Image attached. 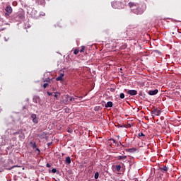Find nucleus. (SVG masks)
I'll return each instance as SVG.
<instances>
[{"label": "nucleus", "mask_w": 181, "mask_h": 181, "mask_svg": "<svg viewBox=\"0 0 181 181\" xmlns=\"http://www.w3.org/2000/svg\"><path fill=\"white\" fill-rule=\"evenodd\" d=\"M6 15H8V13H6Z\"/></svg>", "instance_id": "37"}, {"label": "nucleus", "mask_w": 181, "mask_h": 181, "mask_svg": "<svg viewBox=\"0 0 181 181\" xmlns=\"http://www.w3.org/2000/svg\"><path fill=\"white\" fill-rule=\"evenodd\" d=\"M57 94H59V95H60V93H59V92H57V93H54V97H55V98L57 100V97H59L58 95H57Z\"/></svg>", "instance_id": "20"}, {"label": "nucleus", "mask_w": 181, "mask_h": 181, "mask_svg": "<svg viewBox=\"0 0 181 181\" xmlns=\"http://www.w3.org/2000/svg\"><path fill=\"white\" fill-rule=\"evenodd\" d=\"M128 6L129 8H134V6H136V4H135L134 2H129Z\"/></svg>", "instance_id": "14"}, {"label": "nucleus", "mask_w": 181, "mask_h": 181, "mask_svg": "<svg viewBox=\"0 0 181 181\" xmlns=\"http://www.w3.org/2000/svg\"><path fill=\"white\" fill-rule=\"evenodd\" d=\"M13 168H16V166H13V167H12V169H13Z\"/></svg>", "instance_id": "35"}, {"label": "nucleus", "mask_w": 181, "mask_h": 181, "mask_svg": "<svg viewBox=\"0 0 181 181\" xmlns=\"http://www.w3.org/2000/svg\"><path fill=\"white\" fill-rule=\"evenodd\" d=\"M115 166L117 172H119V170H121V165H117Z\"/></svg>", "instance_id": "15"}, {"label": "nucleus", "mask_w": 181, "mask_h": 181, "mask_svg": "<svg viewBox=\"0 0 181 181\" xmlns=\"http://www.w3.org/2000/svg\"><path fill=\"white\" fill-rule=\"evenodd\" d=\"M52 90H53V91H55L56 90L54 89V88H52Z\"/></svg>", "instance_id": "32"}, {"label": "nucleus", "mask_w": 181, "mask_h": 181, "mask_svg": "<svg viewBox=\"0 0 181 181\" xmlns=\"http://www.w3.org/2000/svg\"><path fill=\"white\" fill-rule=\"evenodd\" d=\"M47 86H49V83H44L43 84V88H47Z\"/></svg>", "instance_id": "23"}, {"label": "nucleus", "mask_w": 181, "mask_h": 181, "mask_svg": "<svg viewBox=\"0 0 181 181\" xmlns=\"http://www.w3.org/2000/svg\"><path fill=\"white\" fill-rule=\"evenodd\" d=\"M37 151L38 153H40V149L37 148V147L35 148V151Z\"/></svg>", "instance_id": "28"}, {"label": "nucleus", "mask_w": 181, "mask_h": 181, "mask_svg": "<svg viewBox=\"0 0 181 181\" xmlns=\"http://www.w3.org/2000/svg\"><path fill=\"white\" fill-rule=\"evenodd\" d=\"M99 176H100V174L98 173V172H96L95 173V179H98Z\"/></svg>", "instance_id": "19"}, {"label": "nucleus", "mask_w": 181, "mask_h": 181, "mask_svg": "<svg viewBox=\"0 0 181 181\" xmlns=\"http://www.w3.org/2000/svg\"><path fill=\"white\" fill-rule=\"evenodd\" d=\"M66 100H69V101H73V97L69 96V95H66Z\"/></svg>", "instance_id": "16"}, {"label": "nucleus", "mask_w": 181, "mask_h": 181, "mask_svg": "<svg viewBox=\"0 0 181 181\" xmlns=\"http://www.w3.org/2000/svg\"><path fill=\"white\" fill-rule=\"evenodd\" d=\"M63 77H64V73L60 74L59 76L56 78L57 81H63Z\"/></svg>", "instance_id": "7"}, {"label": "nucleus", "mask_w": 181, "mask_h": 181, "mask_svg": "<svg viewBox=\"0 0 181 181\" xmlns=\"http://www.w3.org/2000/svg\"><path fill=\"white\" fill-rule=\"evenodd\" d=\"M127 94H129V95H136V94H138V92L135 90H129L127 91Z\"/></svg>", "instance_id": "6"}, {"label": "nucleus", "mask_w": 181, "mask_h": 181, "mask_svg": "<svg viewBox=\"0 0 181 181\" xmlns=\"http://www.w3.org/2000/svg\"><path fill=\"white\" fill-rule=\"evenodd\" d=\"M51 144H52V143H49V144H48V146L50 145Z\"/></svg>", "instance_id": "36"}, {"label": "nucleus", "mask_w": 181, "mask_h": 181, "mask_svg": "<svg viewBox=\"0 0 181 181\" xmlns=\"http://www.w3.org/2000/svg\"><path fill=\"white\" fill-rule=\"evenodd\" d=\"M117 138H118V139H119V136H117Z\"/></svg>", "instance_id": "33"}, {"label": "nucleus", "mask_w": 181, "mask_h": 181, "mask_svg": "<svg viewBox=\"0 0 181 181\" xmlns=\"http://www.w3.org/2000/svg\"><path fill=\"white\" fill-rule=\"evenodd\" d=\"M6 12H7V13H12V7L11 6H7L5 8Z\"/></svg>", "instance_id": "8"}, {"label": "nucleus", "mask_w": 181, "mask_h": 181, "mask_svg": "<svg viewBox=\"0 0 181 181\" xmlns=\"http://www.w3.org/2000/svg\"><path fill=\"white\" fill-rule=\"evenodd\" d=\"M160 119H163V117H160Z\"/></svg>", "instance_id": "34"}, {"label": "nucleus", "mask_w": 181, "mask_h": 181, "mask_svg": "<svg viewBox=\"0 0 181 181\" xmlns=\"http://www.w3.org/2000/svg\"><path fill=\"white\" fill-rule=\"evenodd\" d=\"M65 162L67 165H70V163H71V158L70 157H66Z\"/></svg>", "instance_id": "10"}, {"label": "nucleus", "mask_w": 181, "mask_h": 181, "mask_svg": "<svg viewBox=\"0 0 181 181\" xmlns=\"http://www.w3.org/2000/svg\"><path fill=\"white\" fill-rule=\"evenodd\" d=\"M113 5L115 9H122L124 6V4L121 1H116Z\"/></svg>", "instance_id": "1"}, {"label": "nucleus", "mask_w": 181, "mask_h": 181, "mask_svg": "<svg viewBox=\"0 0 181 181\" xmlns=\"http://www.w3.org/2000/svg\"><path fill=\"white\" fill-rule=\"evenodd\" d=\"M120 98H122V99H124V98H125V94H124V93H120Z\"/></svg>", "instance_id": "21"}, {"label": "nucleus", "mask_w": 181, "mask_h": 181, "mask_svg": "<svg viewBox=\"0 0 181 181\" xmlns=\"http://www.w3.org/2000/svg\"><path fill=\"white\" fill-rule=\"evenodd\" d=\"M46 166H47V168H50L52 166V165H50L49 163H47Z\"/></svg>", "instance_id": "30"}, {"label": "nucleus", "mask_w": 181, "mask_h": 181, "mask_svg": "<svg viewBox=\"0 0 181 181\" xmlns=\"http://www.w3.org/2000/svg\"><path fill=\"white\" fill-rule=\"evenodd\" d=\"M139 136H145V134H144V133L141 132V133H139Z\"/></svg>", "instance_id": "25"}, {"label": "nucleus", "mask_w": 181, "mask_h": 181, "mask_svg": "<svg viewBox=\"0 0 181 181\" xmlns=\"http://www.w3.org/2000/svg\"><path fill=\"white\" fill-rule=\"evenodd\" d=\"M105 107L106 108H111V107H112V102H111V101L107 102V104H105Z\"/></svg>", "instance_id": "9"}, {"label": "nucleus", "mask_w": 181, "mask_h": 181, "mask_svg": "<svg viewBox=\"0 0 181 181\" xmlns=\"http://www.w3.org/2000/svg\"><path fill=\"white\" fill-rule=\"evenodd\" d=\"M20 132H16L13 133V135H19Z\"/></svg>", "instance_id": "29"}, {"label": "nucleus", "mask_w": 181, "mask_h": 181, "mask_svg": "<svg viewBox=\"0 0 181 181\" xmlns=\"http://www.w3.org/2000/svg\"><path fill=\"white\" fill-rule=\"evenodd\" d=\"M30 144L31 145L32 148L33 149H36L37 148V146L36 145V143L30 141Z\"/></svg>", "instance_id": "11"}, {"label": "nucleus", "mask_w": 181, "mask_h": 181, "mask_svg": "<svg viewBox=\"0 0 181 181\" xmlns=\"http://www.w3.org/2000/svg\"><path fill=\"white\" fill-rule=\"evenodd\" d=\"M136 151V148H129L127 150V152H130V153H134V152H135Z\"/></svg>", "instance_id": "12"}, {"label": "nucleus", "mask_w": 181, "mask_h": 181, "mask_svg": "<svg viewBox=\"0 0 181 181\" xmlns=\"http://www.w3.org/2000/svg\"><path fill=\"white\" fill-rule=\"evenodd\" d=\"M47 95H49V96H50V95H53V93H50V92H49V91H47Z\"/></svg>", "instance_id": "27"}, {"label": "nucleus", "mask_w": 181, "mask_h": 181, "mask_svg": "<svg viewBox=\"0 0 181 181\" xmlns=\"http://www.w3.org/2000/svg\"><path fill=\"white\" fill-rule=\"evenodd\" d=\"M161 113H162V111L158 109H154L153 110L151 111L152 115L159 116L160 115Z\"/></svg>", "instance_id": "3"}, {"label": "nucleus", "mask_w": 181, "mask_h": 181, "mask_svg": "<svg viewBox=\"0 0 181 181\" xmlns=\"http://www.w3.org/2000/svg\"><path fill=\"white\" fill-rule=\"evenodd\" d=\"M110 141H112L113 144H117V141L114 139H111Z\"/></svg>", "instance_id": "26"}, {"label": "nucleus", "mask_w": 181, "mask_h": 181, "mask_svg": "<svg viewBox=\"0 0 181 181\" xmlns=\"http://www.w3.org/2000/svg\"><path fill=\"white\" fill-rule=\"evenodd\" d=\"M119 144L122 145V146H124V148L126 147L125 145H122V143L119 142Z\"/></svg>", "instance_id": "31"}, {"label": "nucleus", "mask_w": 181, "mask_h": 181, "mask_svg": "<svg viewBox=\"0 0 181 181\" xmlns=\"http://www.w3.org/2000/svg\"><path fill=\"white\" fill-rule=\"evenodd\" d=\"M56 172H57V170L56 168H53V169L52 170V173H56Z\"/></svg>", "instance_id": "24"}, {"label": "nucleus", "mask_w": 181, "mask_h": 181, "mask_svg": "<svg viewBox=\"0 0 181 181\" xmlns=\"http://www.w3.org/2000/svg\"><path fill=\"white\" fill-rule=\"evenodd\" d=\"M45 83H50V81H52V79H50L49 78H47L46 79H45Z\"/></svg>", "instance_id": "18"}, {"label": "nucleus", "mask_w": 181, "mask_h": 181, "mask_svg": "<svg viewBox=\"0 0 181 181\" xmlns=\"http://www.w3.org/2000/svg\"><path fill=\"white\" fill-rule=\"evenodd\" d=\"M78 52H80V50H78V49H76L74 50V53L75 54H78Z\"/></svg>", "instance_id": "22"}, {"label": "nucleus", "mask_w": 181, "mask_h": 181, "mask_svg": "<svg viewBox=\"0 0 181 181\" xmlns=\"http://www.w3.org/2000/svg\"><path fill=\"white\" fill-rule=\"evenodd\" d=\"M159 93V90L158 89H155L153 90H148V94L149 95H156Z\"/></svg>", "instance_id": "5"}, {"label": "nucleus", "mask_w": 181, "mask_h": 181, "mask_svg": "<svg viewBox=\"0 0 181 181\" xmlns=\"http://www.w3.org/2000/svg\"><path fill=\"white\" fill-rule=\"evenodd\" d=\"M85 49H86V47L81 46V49L79 50L80 53H83V52H84Z\"/></svg>", "instance_id": "17"}, {"label": "nucleus", "mask_w": 181, "mask_h": 181, "mask_svg": "<svg viewBox=\"0 0 181 181\" xmlns=\"http://www.w3.org/2000/svg\"><path fill=\"white\" fill-rule=\"evenodd\" d=\"M159 170L162 173H166V172H168V170H169V167L168 166L160 167V168H159Z\"/></svg>", "instance_id": "4"}, {"label": "nucleus", "mask_w": 181, "mask_h": 181, "mask_svg": "<svg viewBox=\"0 0 181 181\" xmlns=\"http://www.w3.org/2000/svg\"><path fill=\"white\" fill-rule=\"evenodd\" d=\"M31 118L33 119V124H39V118H37L36 114H32Z\"/></svg>", "instance_id": "2"}, {"label": "nucleus", "mask_w": 181, "mask_h": 181, "mask_svg": "<svg viewBox=\"0 0 181 181\" xmlns=\"http://www.w3.org/2000/svg\"><path fill=\"white\" fill-rule=\"evenodd\" d=\"M117 159L119 160H122V159H127V156H117Z\"/></svg>", "instance_id": "13"}]
</instances>
